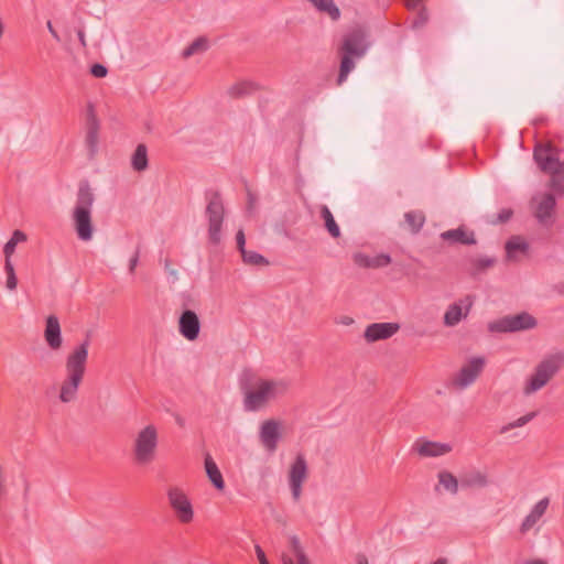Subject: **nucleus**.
I'll return each mask as SVG.
<instances>
[{
  "instance_id": "41",
  "label": "nucleus",
  "mask_w": 564,
  "mask_h": 564,
  "mask_svg": "<svg viewBox=\"0 0 564 564\" xmlns=\"http://www.w3.org/2000/svg\"><path fill=\"white\" fill-rule=\"evenodd\" d=\"M17 245L12 240H8V242L3 247L4 261L11 260L12 254L15 251Z\"/></svg>"
},
{
  "instance_id": "29",
  "label": "nucleus",
  "mask_w": 564,
  "mask_h": 564,
  "mask_svg": "<svg viewBox=\"0 0 564 564\" xmlns=\"http://www.w3.org/2000/svg\"><path fill=\"white\" fill-rule=\"evenodd\" d=\"M319 12L326 13L332 20L336 21L340 17V11L333 0H308Z\"/></svg>"
},
{
  "instance_id": "40",
  "label": "nucleus",
  "mask_w": 564,
  "mask_h": 564,
  "mask_svg": "<svg viewBox=\"0 0 564 564\" xmlns=\"http://www.w3.org/2000/svg\"><path fill=\"white\" fill-rule=\"evenodd\" d=\"M90 73L93 76L97 78H102L107 75V68L101 64H94L90 68Z\"/></svg>"
},
{
  "instance_id": "21",
  "label": "nucleus",
  "mask_w": 564,
  "mask_h": 564,
  "mask_svg": "<svg viewBox=\"0 0 564 564\" xmlns=\"http://www.w3.org/2000/svg\"><path fill=\"white\" fill-rule=\"evenodd\" d=\"M414 449L420 456L436 457L449 453L452 448L448 444L431 441H419L414 444Z\"/></svg>"
},
{
  "instance_id": "2",
  "label": "nucleus",
  "mask_w": 564,
  "mask_h": 564,
  "mask_svg": "<svg viewBox=\"0 0 564 564\" xmlns=\"http://www.w3.org/2000/svg\"><path fill=\"white\" fill-rule=\"evenodd\" d=\"M90 340L87 337L66 357V378L61 384L58 399L63 403L76 400L79 386L84 380Z\"/></svg>"
},
{
  "instance_id": "10",
  "label": "nucleus",
  "mask_w": 564,
  "mask_h": 564,
  "mask_svg": "<svg viewBox=\"0 0 564 564\" xmlns=\"http://www.w3.org/2000/svg\"><path fill=\"white\" fill-rule=\"evenodd\" d=\"M536 324V319L531 314L522 312L516 315H508L489 323L488 329L497 333H514L532 329Z\"/></svg>"
},
{
  "instance_id": "12",
  "label": "nucleus",
  "mask_w": 564,
  "mask_h": 564,
  "mask_svg": "<svg viewBox=\"0 0 564 564\" xmlns=\"http://www.w3.org/2000/svg\"><path fill=\"white\" fill-rule=\"evenodd\" d=\"M485 364L486 361L482 357H473L469 359L453 379V386L462 390L474 383L482 372Z\"/></svg>"
},
{
  "instance_id": "39",
  "label": "nucleus",
  "mask_w": 564,
  "mask_h": 564,
  "mask_svg": "<svg viewBox=\"0 0 564 564\" xmlns=\"http://www.w3.org/2000/svg\"><path fill=\"white\" fill-rule=\"evenodd\" d=\"M426 22H427V14H426L425 10H421L417 13V17L412 22V28L413 29L423 28L426 24Z\"/></svg>"
},
{
  "instance_id": "7",
  "label": "nucleus",
  "mask_w": 564,
  "mask_h": 564,
  "mask_svg": "<svg viewBox=\"0 0 564 564\" xmlns=\"http://www.w3.org/2000/svg\"><path fill=\"white\" fill-rule=\"evenodd\" d=\"M533 156L541 171L552 175V187L557 188L560 184L555 181V176L564 174V160L560 161L556 150L550 144L536 145Z\"/></svg>"
},
{
  "instance_id": "52",
  "label": "nucleus",
  "mask_w": 564,
  "mask_h": 564,
  "mask_svg": "<svg viewBox=\"0 0 564 564\" xmlns=\"http://www.w3.org/2000/svg\"><path fill=\"white\" fill-rule=\"evenodd\" d=\"M433 564H448V563H447L446 558L441 557V558L436 560Z\"/></svg>"
},
{
  "instance_id": "11",
  "label": "nucleus",
  "mask_w": 564,
  "mask_h": 564,
  "mask_svg": "<svg viewBox=\"0 0 564 564\" xmlns=\"http://www.w3.org/2000/svg\"><path fill=\"white\" fill-rule=\"evenodd\" d=\"M308 477V466L306 458L303 454H297L294 462L291 464L288 480L291 489L292 498L299 501L302 496V487Z\"/></svg>"
},
{
  "instance_id": "50",
  "label": "nucleus",
  "mask_w": 564,
  "mask_h": 564,
  "mask_svg": "<svg viewBox=\"0 0 564 564\" xmlns=\"http://www.w3.org/2000/svg\"><path fill=\"white\" fill-rule=\"evenodd\" d=\"M421 0H405V4L409 9H414L419 6Z\"/></svg>"
},
{
  "instance_id": "16",
  "label": "nucleus",
  "mask_w": 564,
  "mask_h": 564,
  "mask_svg": "<svg viewBox=\"0 0 564 564\" xmlns=\"http://www.w3.org/2000/svg\"><path fill=\"white\" fill-rule=\"evenodd\" d=\"M280 424L274 420L264 421L260 427V440L262 445L269 451L274 452L280 440Z\"/></svg>"
},
{
  "instance_id": "8",
  "label": "nucleus",
  "mask_w": 564,
  "mask_h": 564,
  "mask_svg": "<svg viewBox=\"0 0 564 564\" xmlns=\"http://www.w3.org/2000/svg\"><path fill=\"white\" fill-rule=\"evenodd\" d=\"M208 218V237L214 245L219 243L221 239V227L225 217V208L221 197L218 193H213L206 206Z\"/></svg>"
},
{
  "instance_id": "18",
  "label": "nucleus",
  "mask_w": 564,
  "mask_h": 564,
  "mask_svg": "<svg viewBox=\"0 0 564 564\" xmlns=\"http://www.w3.org/2000/svg\"><path fill=\"white\" fill-rule=\"evenodd\" d=\"M460 303L465 304V312L462 310V305L459 303H454L449 305L444 315V324L446 326H455L457 325L463 317H466L469 308L473 305L471 296H466Z\"/></svg>"
},
{
  "instance_id": "5",
  "label": "nucleus",
  "mask_w": 564,
  "mask_h": 564,
  "mask_svg": "<svg viewBox=\"0 0 564 564\" xmlns=\"http://www.w3.org/2000/svg\"><path fill=\"white\" fill-rule=\"evenodd\" d=\"M368 48L362 31L354 30L346 34L339 48L341 56L337 85H341L355 68V59L361 58Z\"/></svg>"
},
{
  "instance_id": "37",
  "label": "nucleus",
  "mask_w": 564,
  "mask_h": 564,
  "mask_svg": "<svg viewBox=\"0 0 564 564\" xmlns=\"http://www.w3.org/2000/svg\"><path fill=\"white\" fill-rule=\"evenodd\" d=\"M243 259V262L250 265H268L269 261L256 251L243 250L240 252Z\"/></svg>"
},
{
  "instance_id": "36",
  "label": "nucleus",
  "mask_w": 564,
  "mask_h": 564,
  "mask_svg": "<svg viewBox=\"0 0 564 564\" xmlns=\"http://www.w3.org/2000/svg\"><path fill=\"white\" fill-rule=\"evenodd\" d=\"M207 40L204 37H198L183 51V57L187 58L197 53H203L207 50Z\"/></svg>"
},
{
  "instance_id": "28",
  "label": "nucleus",
  "mask_w": 564,
  "mask_h": 564,
  "mask_svg": "<svg viewBox=\"0 0 564 564\" xmlns=\"http://www.w3.org/2000/svg\"><path fill=\"white\" fill-rule=\"evenodd\" d=\"M258 89V86L253 82L242 80L234 84L228 88V95L234 98L247 96Z\"/></svg>"
},
{
  "instance_id": "35",
  "label": "nucleus",
  "mask_w": 564,
  "mask_h": 564,
  "mask_svg": "<svg viewBox=\"0 0 564 564\" xmlns=\"http://www.w3.org/2000/svg\"><path fill=\"white\" fill-rule=\"evenodd\" d=\"M536 414H538V412H535V411L527 413L525 415H522L519 419H517L512 422H509L508 424L502 425L499 430V433L506 434L512 429L522 427L525 424H528L529 422H531L536 416Z\"/></svg>"
},
{
  "instance_id": "4",
  "label": "nucleus",
  "mask_w": 564,
  "mask_h": 564,
  "mask_svg": "<svg viewBox=\"0 0 564 564\" xmlns=\"http://www.w3.org/2000/svg\"><path fill=\"white\" fill-rule=\"evenodd\" d=\"M564 367V352H555L544 357L528 377L523 384L524 395H531L544 388Z\"/></svg>"
},
{
  "instance_id": "31",
  "label": "nucleus",
  "mask_w": 564,
  "mask_h": 564,
  "mask_svg": "<svg viewBox=\"0 0 564 564\" xmlns=\"http://www.w3.org/2000/svg\"><path fill=\"white\" fill-rule=\"evenodd\" d=\"M438 484L444 487L446 491L452 495H456L458 492L459 482L457 478L447 470H442L437 475Z\"/></svg>"
},
{
  "instance_id": "6",
  "label": "nucleus",
  "mask_w": 564,
  "mask_h": 564,
  "mask_svg": "<svg viewBox=\"0 0 564 564\" xmlns=\"http://www.w3.org/2000/svg\"><path fill=\"white\" fill-rule=\"evenodd\" d=\"M159 445V432L155 425L149 424L142 427L134 436L132 443V456L137 465L151 464L156 456Z\"/></svg>"
},
{
  "instance_id": "51",
  "label": "nucleus",
  "mask_w": 564,
  "mask_h": 564,
  "mask_svg": "<svg viewBox=\"0 0 564 564\" xmlns=\"http://www.w3.org/2000/svg\"><path fill=\"white\" fill-rule=\"evenodd\" d=\"M524 564H547L544 560H532L528 561Z\"/></svg>"
},
{
  "instance_id": "15",
  "label": "nucleus",
  "mask_w": 564,
  "mask_h": 564,
  "mask_svg": "<svg viewBox=\"0 0 564 564\" xmlns=\"http://www.w3.org/2000/svg\"><path fill=\"white\" fill-rule=\"evenodd\" d=\"M180 333L188 340H195L199 335L200 323L195 312L186 310L178 321Z\"/></svg>"
},
{
  "instance_id": "20",
  "label": "nucleus",
  "mask_w": 564,
  "mask_h": 564,
  "mask_svg": "<svg viewBox=\"0 0 564 564\" xmlns=\"http://www.w3.org/2000/svg\"><path fill=\"white\" fill-rule=\"evenodd\" d=\"M556 206L555 197L552 194H544L535 208L534 216L539 223L547 225Z\"/></svg>"
},
{
  "instance_id": "1",
  "label": "nucleus",
  "mask_w": 564,
  "mask_h": 564,
  "mask_svg": "<svg viewBox=\"0 0 564 564\" xmlns=\"http://www.w3.org/2000/svg\"><path fill=\"white\" fill-rule=\"evenodd\" d=\"M240 388L243 394V408L248 412L264 409L270 402L283 397L290 388L285 379H267L251 371H245Z\"/></svg>"
},
{
  "instance_id": "32",
  "label": "nucleus",
  "mask_w": 564,
  "mask_h": 564,
  "mask_svg": "<svg viewBox=\"0 0 564 564\" xmlns=\"http://www.w3.org/2000/svg\"><path fill=\"white\" fill-rule=\"evenodd\" d=\"M321 216L325 221V227L333 238L340 236V229L334 219V216L327 206H323L321 209Z\"/></svg>"
},
{
  "instance_id": "13",
  "label": "nucleus",
  "mask_w": 564,
  "mask_h": 564,
  "mask_svg": "<svg viewBox=\"0 0 564 564\" xmlns=\"http://www.w3.org/2000/svg\"><path fill=\"white\" fill-rule=\"evenodd\" d=\"M282 564H312L299 536L288 538L286 549L281 553Z\"/></svg>"
},
{
  "instance_id": "25",
  "label": "nucleus",
  "mask_w": 564,
  "mask_h": 564,
  "mask_svg": "<svg viewBox=\"0 0 564 564\" xmlns=\"http://www.w3.org/2000/svg\"><path fill=\"white\" fill-rule=\"evenodd\" d=\"M205 470L215 488L223 490L225 488L223 475L210 455H206L205 457Z\"/></svg>"
},
{
  "instance_id": "14",
  "label": "nucleus",
  "mask_w": 564,
  "mask_h": 564,
  "mask_svg": "<svg viewBox=\"0 0 564 564\" xmlns=\"http://www.w3.org/2000/svg\"><path fill=\"white\" fill-rule=\"evenodd\" d=\"M399 329L398 323H373L366 327L364 337L368 343H375L392 337Z\"/></svg>"
},
{
  "instance_id": "3",
  "label": "nucleus",
  "mask_w": 564,
  "mask_h": 564,
  "mask_svg": "<svg viewBox=\"0 0 564 564\" xmlns=\"http://www.w3.org/2000/svg\"><path fill=\"white\" fill-rule=\"evenodd\" d=\"M95 196L87 183L79 186L77 192L76 205L73 210V223L77 237L83 241H89L93 238L94 226L91 219V208Z\"/></svg>"
},
{
  "instance_id": "34",
  "label": "nucleus",
  "mask_w": 564,
  "mask_h": 564,
  "mask_svg": "<svg viewBox=\"0 0 564 564\" xmlns=\"http://www.w3.org/2000/svg\"><path fill=\"white\" fill-rule=\"evenodd\" d=\"M494 264H495V259H492V258L481 257V258L473 259L470 261L471 267L469 269V273L471 275H477V274L486 271L487 269L491 268Z\"/></svg>"
},
{
  "instance_id": "9",
  "label": "nucleus",
  "mask_w": 564,
  "mask_h": 564,
  "mask_svg": "<svg viewBox=\"0 0 564 564\" xmlns=\"http://www.w3.org/2000/svg\"><path fill=\"white\" fill-rule=\"evenodd\" d=\"M166 496L177 521L183 524L191 523L194 519V509L187 494L177 486H171L166 490Z\"/></svg>"
},
{
  "instance_id": "38",
  "label": "nucleus",
  "mask_w": 564,
  "mask_h": 564,
  "mask_svg": "<svg viewBox=\"0 0 564 564\" xmlns=\"http://www.w3.org/2000/svg\"><path fill=\"white\" fill-rule=\"evenodd\" d=\"M4 271L7 273V289L10 291L15 290L18 285V279L11 260L4 261Z\"/></svg>"
},
{
  "instance_id": "23",
  "label": "nucleus",
  "mask_w": 564,
  "mask_h": 564,
  "mask_svg": "<svg viewBox=\"0 0 564 564\" xmlns=\"http://www.w3.org/2000/svg\"><path fill=\"white\" fill-rule=\"evenodd\" d=\"M354 262L361 268H382L391 263L389 254H378L376 257H368L364 253H355Z\"/></svg>"
},
{
  "instance_id": "30",
  "label": "nucleus",
  "mask_w": 564,
  "mask_h": 564,
  "mask_svg": "<svg viewBox=\"0 0 564 564\" xmlns=\"http://www.w3.org/2000/svg\"><path fill=\"white\" fill-rule=\"evenodd\" d=\"M404 220L411 232L417 234L425 223V216L420 210H411L404 214Z\"/></svg>"
},
{
  "instance_id": "44",
  "label": "nucleus",
  "mask_w": 564,
  "mask_h": 564,
  "mask_svg": "<svg viewBox=\"0 0 564 564\" xmlns=\"http://www.w3.org/2000/svg\"><path fill=\"white\" fill-rule=\"evenodd\" d=\"M236 241H237V247L239 249V251H243L246 248H245V245H246V238H245V234L243 231L240 229L238 230L237 235H236Z\"/></svg>"
},
{
  "instance_id": "33",
  "label": "nucleus",
  "mask_w": 564,
  "mask_h": 564,
  "mask_svg": "<svg viewBox=\"0 0 564 564\" xmlns=\"http://www.w3.org/2000/svg\"><path fill=\"white\" fill-rule=\"evenodd\" d=\"M98 123L94 119L88 126L87 134H86V144L90 151V154L94 155L98 144Z\"/></svg>"
},
{
  "instance_id": "42",
  "label": "nucleus",
  "mask_w": 564,
  "mask_h": 564,
  "mask_svg": "<svg viewBox=\"0 0 564 564\" xmlns=\"http://www.w3.org/2000/svg\"><path fill=\"white\" fill-rule=\"evenodd\" d=\"M512 210L509 209V208H506V209H502L498 215H497V220L496 223H506L508 221L511 217H512Z\"/></svg>"
},
{
  "instance_id": "45",
  "label": "nucleus",
  "mask_w": 564,
  "mask_h": 564,
  "mask_svg": "<svg viewBox=\"0 0 564 564\" xmlns=\"http://www.w3.org/2000/svg\"><path fill=\"white\" fill-rule=\"evenodd\" d=\"M254 551H256V554H257V557H258V561L260 564H270L267 560L264 551L261 549L260 545L257 544L254 546Z\"/></svg>"
},
{
  "instance_id": "46",
  "label": "nucleus",
  "mask_w": 564,
  "mask_h": 564,
  "mask_svg": "<svg viewBox=\"0 0 564 564\" xmlns=\"http://www.w3.org/2000/svg\"><path fill=\"white\" fill-rule=\"evenodd\" d=\"M138 262H139V250L135 251L134 256L130 259V262H129V271L131 273L134 272L137 265H138Z\"/></svg>"
},
{
  "instance_id": "47",
  "label": "nucleus",
  "mask_w": 564,
  "mask_h": 564,
  "mask_svg": "<svg viewBox=\"0 0 564 564\" xmlns=\"http://www.w3.org/2000/svg\"><path fill=\"white\" fill-rule=\"evenodd\" d=\"M46 26H47V30L50 31L51 35L58 42L61 39H59V35L56 32V30L53 28L52 22L47 21Z\"/></svg>"
},
{
  "instance_id": "19",
  "label": "nucleus",
  "mask_w": 564,
  "mask_h": 564,
  "mask_svg": "<svg viewBox=\"0 0 564 564\" xmlns=\"http://www.w3.org/2000/svg\"><path fill=\"white\" fill-rule=\"evenodd\" d=\"M441 238L442 240L447 241L451 245L459 243L470 246L476 243L474 232L465 229L464 227H458L456 229L443 231L441 234Z\"/></svg>"
},
{
  "instance_id": "24",
  "label": "nucleus",
  "mask_w": 564,
  "mask_h": 564,
  "mask_svg": "<svg viewBox=\"0 0 564 564\" xmlns=\"http://www.w3.org/2000/svg\"><path fill=\"white\" fill-rule=\"evenodd\" d=\"M488 484L487 474L477 469L466 471L460 477V486L463 488H484Z\"/></svg>"
},
{
  "instance_id": "22",
  "label": "nucleus",
  "mask_w": 564,
  "mask_h": 564,
  "mask_svg": "<svg viewBox=\"0 0 564 564\" xmlns=\"http://www.w3.org/2000/svg\"><path fill=\"white\" fill-rule=\"evenodd\" d=\"M550 505V499L547 497L541 499L538 501L530 513L524 518V520L521 523L520 531L521 533H525L529 530H531L534 524L543 517V514L546 512Z\"/></svg>"
},
{
  "instance_id": "49",
  "label": "nucleus",
  "mask_w": 564,
  "mask_h": 564,
  "mask_svg": "<svg viewBox=\"0 0 564 564\" xmlns=\"http://www.w3.org/2000/svg\"><path fill=\"white\" fill-rule=\"evenodd\" d=\"M356 564H369L367 556L362 553L357 554L356 555Z\"/></svg>"
},
{
  "instance_id": "27",
  "label": "nucleus",
  "mask_w": 564,
  "mask_h": 564,
  "mask_svg": "<svg viewBox=\"0 0 564 564\" xmlns=\"http://www.w3.org/2000/svg\"><path fill=\"white\" fill-rule=\"evenodd\" d=\"M132 169L141 172L148 169V149L145 144H138L131 158Z\"/></svg>"
},
{
  "instance_id": "48",
  "label": "nucleus",
  "mask_w": 564,
  "mask_h": 564,
  "mask_svg": "<svg viewBox=\"0 0 564 564\" xmlns=\"http://www.w3.org/2000/svg\"><path fill=\"white\" fill-rule=\"evenodd\" d=\"M77 36H78V40L82 44L83 47H86L87 46V43H86V37H85V32L84 30L79 29L77 31Z\"/></svg>"
},
{
  "instance_id": "43",
  "label": "nucleus",
  "mask_w": 564,
  "mask_h": 564,
  "mask_svg": "<svg viewBox=\"0 0 564 564\" xmlns=\"http://www.w3.org/2000/svg\"><path fill=\"white\" fill-rule=\"evenodd\" d=\"M26 235L21 231V230H14L10 240H12L15 245L20 243V242H24L26 241Z\"/></svg>"
},
{
  "instance_id": "17",
  "label": "nucleus",
  "mask_w": 564,
  "mask_h": 564,
  "mask_svg": "<svg viewBox=\"0 0 564 564\" xmlns=\"http://www.w3.org/2000/svg\"><path fill=\"white\" fill-rule=\"evenodd\" d=\"M44 338L47 346L52 350H58L62 347L63 339L61 333V325L58 318L55 315H50L46 318Z\"/></svg>"
},
{
  "instance_id": "26",
  "label": "nucleus",
  "mask_w": 564,
  "mask_h": 564,
  "mask_svg": "<svg viewBox=\"0 0 564 564\" xmlns=\"http://www.w3.org/2000/svg\"><path fill=\"white\" fill-rule=\"evenodd\" d=\"M506 253L509 260L517 259V252L525 253L529 249L528 242L520 236H512L506 242Z\"/></svg>"
}]
</instances>
